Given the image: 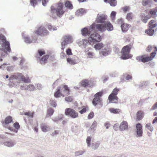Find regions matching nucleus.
Masks as SVG:
<instances>
[{
	"label": "nucleus",
	"instance_id": "obj_1",
	"mask_svg": "<svg viewBox=\"0 0 157 157\" xmlns=\"http://www.w3.org/2000/svg\"><path fill=\"white\" fill-rule=\"evenodd\" d=\"M13 80H16L15 82H13V86L16 87L20 86L21 81L25 83H28L30 82L29 77L27 75L25 76L21 73H16L14 75H12L9 78L10 82H12L11 81ZM9 84H10V83H9Z\"/></svg>",
	"mask_w": 157,
	"mask_h": 157
},
{
	"label": "nucleus",
	"instance_id": "obj_2",
	"mask_svg": "<svg viewBox=\"0 0 157 157\" xmlns=\"http://www.w3.org/2000/svg\"><path fill=\"white\" fill-rule=\"evenodd\" d=\"M66 11V8L63 7V4L61 2H59L56 8L51 6L50 16L53 18L56 17V16L61 17Z\"/></svg>",
	"mask_w": 157,
	"mask_h": 157
},
{
	"label": "nucleus",
	"instance_id": "obj_3",
	"mask_svg": "<svg viewBox=\"0 0 157 157\" xmlns=\"http://www.w3.org/2000/svg\"><path fill=\"white\" fill-rule=\"evenodd\" d=\"M0 44L1 47L0 49L4 52L2 53V56H5L8 54L7 52H10V44L5 39V37L2 34H0Z\"/></svg>",
	"mask_w": 157,
	"mask_h": 157
},
{
	"label": "nucleus",
	"instance_id": "obj_4",
	"mask_svg": "<svg viewBox=\"0 0 157 157\" xmlns=\"http://www.w3.org/2000/svg\"><path fill=\"white\" fill-rule=\"evenodd\" d=\"M73 42V37L70 35H64L62 39L61 48L62 50H63L67 47L68 44L72 43Z\"/></svg>",
	"mask_w": 157,
	"mask_h": 157
},
{
	"label": "nucleus",
	"instance_id": "obj_5",
	"mask_svg": "<svg viewBox=\"0 0 157 157\" xmlns=\"http://www.w3.org/2000/svg\"><path fill=\"white\" fill-rule=\"evenodd\" d=\"M131 48V45H127L123 47L121 51L122 56L120 57L124 59L131 58L132 56L129 53Z\"/></svg>",
	"mask_w": 157,
	"mask_h": 157
},
{
	"label": "nucleus",
	"instance_id": "obj_6",
	"mask_svg": "<svg viewBox=\"0 0 157 157\" xmlns=\"http://www.w3.org/2000/svg\"><path fill=\"white\" fill-rule=\"evenodd\" d=\"M155 51H154L151 53L150 56H148L146 55H144L137 56L136 57V59L142 62H147L152 60L155 56Z\"/></svg>",
	"mask_w": 157,
	"mask_h": 157
},
{
	"label": "nucleus",
	"instance_id": "obj_7",
	"mask_svg": "<svg viewBox=\"0 0 157 157\" xmlns=\"http://www.w3.org/2000/svg\"><path fill=\"white\" fill-rule=\"evenodd\" d=\"M119 89L117 87L114 88L113 90L112 93L109 95L108 99L109 103H115L118 102V98L117 96Z\"/></svg>",
	"mask_w": 157,
	"mask_h": 157
},
{
	"label": "nucleus",
	"instance_id": "obj_8",
	"mask_svg": "<svg viewBox=\"0 0 157 157\" xmlns=\"http://www.w3.org/2000/svg\"><path fill=\"white\" fill-rule=\"evenodd\" d=\"M48 31L44 25L40 26L38 29L34 32V35L36 38L38 35L44 36L48 33Z\"/></svg>",
	"mask_w": 157,
	"mask_h": 157
},
{
	"label": "nucleus",
	"instance_id": "obj_9",
	"mask_svg": "<svg viewBox=\"0 0 157 157\" xmlns=\"http://www.w3.org/2000/svg\"><path fill=\"white\" fill-rule=\"evenodd\" d=\"M92 27L93 29L94 32L95 28L97 31L101 33L105 32L106 30V27L104 24H96L94 23L92 24Z\"/></svg>",
	"mask_w": 157,
	"mask_h": 157
},
{
	"label": "nucleus",
	"instance_id": "obj_10",
	"mask_svg": "<svg viewBox=\"0 0 157 157\" xmlns=\"http://www.w3.org/2000/svg\"><path fill=\"white\" fill-rule=\"evenodd\" d=\"M101 36L100 34L95 32L90 35L88 38V40L90 42L94 43L100 42L101 41Z\"/></svg>",
	"mask_w": 157,
	"mask_h": 157
},
{
	"label": "nucleus",
	"instance_id": "obj_11",
	"mask_svg": "<svg viewBox=\"0 0 157 157\" xmlns=\"http://www.w3.org/2000/svg\"><path fill=\"white\" fill-rule=\"evenodd\" d=\"M64 113L66 115L70 116L73 118H77L78 116V113L74 109L70 108L66 109Z\"/></svg>",
	"mask_w": 157,
	"mask_h": 157
},
{
	"label": "nucleus",
	"instance_id": "obj_12",
	"mask_svg": "<svg viewBox=\"0 0 157 157\" xmlns=\"http://www.w3.org/2000/svg\"><path fill=\"white\" fill-rule=\"evenodd\" d=\"M22 36L23 37L24 41L26 43L30 44L32 43H34L36 41L37 38L35 35L34 36V34L33 36L32 39H31L25 33H22Z\"/></svg>",
	"mask_w": 157,
	"mask_h": 157
},
{
	"label": "nucleus",
	"instance_id": "obj_13",
	"mask_svg": "<svg viewBox=\"0 0 157 157\" xmlns=\"http://www.w3.org/2000/svg\"><path fill=\"white\" fill-rule=\"evenodd\" d=\"M76 43L79 47H83L84 48H86L92 43L91 42H90L88 39V40L86 39H82V40H77Z\"/></svg>",
	"mask_w": 157,
	"mask_h": 157
},
{
	"label": "nucleus",
	"instance_id": "obj_14",
	"mask_svg": "<svg viewBox=\"0 0 157 157\" xmlns=\"http://www.w3.org/2000/svg\"><path fill=\"white\" fill-rule=\"evenodd\" d=\"M107 16L103 14H98L96 18L95 21L98 24H105V20L106 19Z\"/></svg>",
	"mask_w": 157,
	"mask_h": 157
},
{
	"label": "nucleus",
	"instance_id": "obj_15",
	"mask_svg": "<svg viewBox=\"0 0 157 157\" xmlns=\"http://www.w3.org/2000/svg\"><path fill=\"white\" fill-rule=\"evenodd\" d=\"M81 33L82 36H86L89 35L92 33L94 32L93 29L92 25L88 28L85 27L81 30Z\"/></svg>",
	"mask_w": 157,
	"mask_h": 157
},
{
	"label": "nucleus",
	"instance_id": "obj_16",
	"mask_svg": "<svg viewBox=\"0 0 157 157\" xmlns=\"http://www.w3.org/2000/svg\"><path fill=\"white\" fill-rule=\"evenodd\" d=\"M136 130L135 131V136L136 137H140L143 135L142 126L141 124L138 123L136 125Z\"/></svg>",
	"mask_w": 157,
	"mask_h": 157
},
{
	"label": "nucleus",
	"instance_id": "obj_17",
	"mask_svg": "<svg viewBox=\"0 0 157 157\" xmlns=\"http://www.w3.org/2000/svg\"><path fill=\"white\" fill-rule=\"evenodd\" d=\"M62 96L64 97L68 95L69 94V89L66 85H61L60 87Z\"/></svg>",
	"mask_w": 157,
	"mask_h": 157
},
{
	"label": "nucleus",
	"instance_id": "obj_18",
	"mask_svg": "<svg viewBox=\"0 0 157 157\" xmlns=\"http://www.w3.org/2000/svg\"><path fill=\"white\" fill-rule=\"evenodd\" d=\"M102 93L100 92L97 93L94 96V98L93 99L92 103L95 106L98 102L100 101V98L102 96Z\"/></svg>",
	"mask_w": 157,
	"mask_h": 157
},
{
	"label": "nucleus",
	"instance_id": "obj_19",
	"mask_svg": "<svg viewBox=\"0 0 157 157\" xmlns=\"http://www.w3.org/2000/svg\"><path fill=\"white\" fill-rule=\"evenodd\" d=\"M119 129L121 131L127 130L128 129V125L127 122L126 121H122L120 124Z\"/></svg>",
	"mask_w": 157,
	"mask_h": 157
},
{
	"label": "nucleus",
	"instance_id": "obj_20",
	"mask_svg": "<svg viewBox=\"0 0 157 157\" xmlns=\"http://www.w3.org/2000/svg\"><path fill=\"white\" fill-rule=\"evenodd\" d=\"M13 121L12 117L10 116H8L6 117L4 122L3 124L5 127L9 129V127H10L9 125V124Z\"/></svg>",
	"mask_w": 157,
	"mask_h": 157
},
{
	"label": "nucleus",
	"instance_id": "obj_21",
	"mask_svg": "<svg viewBox=\"0 0 157 157\" xmlns=\"http://www.w3.org/2000/svg\"><path fill=\"white\" fill-rule=\"evenodd\" d=\"M77 57L76 56L69 57L67 58V61L70 64L74 65L77 63Z\"/></svg>",
	"mask_w": 157,
	"mask_h": 157
},
{
	"label": "nucleus",
	"instance_id": "obj_22",
	"mask_svg": "<svg viewBox=\"0 0 157 157\" xmlns=\"http://www.w3.org/2000/svg\"><path fill=\"white\" fill-rule=\"evenodd\" d=\"M13 126L15 128L10 127H9V130L13 132L16 133H17L18 130L20 128V126L19 123L18 122H15L13 124Z\"/></svg>",
	"mask_w": 157,
	"mask_h": 157
},
{
	"label": "nucleus",
	"instance_id": "obj_23",
	"mask_svg": "<svg viewBox=\"0 0 157 157\" xmlns=\"http://www.w3.org/2000/svg\"><path fill=\"white\" fill-rule=\"evenodd\" d=\"M110 52L109 48H106L102 49L100 52L99 54L101 56H105L108 55Z\"/></svg>",
	"mask_w": 157,
	"mask_h": 157
},
{
	"label": "nucleus",
	"instance_id": "obj_24",
	"mask_svg": "<svg viewBox=\"0 0 157 157\" xmlns=\"http://www.w3.org/2000/svg\"><path fill=\"white\" fill-rule=\"evenodd\" d=\"M15 141L13 140H9L5 141L3 142V144L9 147H12L15 145Z\"/></svg>",
	"mask_w": 157,
	"mask_h": 157
},
{
	"label": "nucleus",
	"instance_id": "obj_25",
	"mask_svg": "<svg viewBox=\"0 0 157 157\" xmlns=\"http://www.w3.org/2000/svg\"><path fill=\"white\" fill-rule=\"evenodd\" d=\"M91 49V48H90L86 49L85 52H86V56L87 58H94L95 57V54L94 52L90 51Z\"/></svg>",
	"mask_w": 157,
	"mask_h": 157
},
{
	"label": "nucleus",
	"instance_id": "obj_26",
	"mask_svg": "<svg viewBox=\"0 0 157 157\" xmlns=\"http://www.w3.org/2000/svg\"><path fill=\"white\" fill-rule=\"evenodd\" d=\"M130 27V25L126 23L122 24L121 26V31L123 33L126 32Z\"/></svg>",
	"mask_w": 157,
	"mask_h": 157
},
{
	"label": "nucleus",
	"instance_id": "obj_27",
	"mask_svg": "<svg viewBox=\"0 0 157 157\" xmlns=\"http://www.w3.org/2000/svg\"><path fill=\"white\" fill-rule=\"evenodd\" d=\"M104 24L106 27V30L108 31H110L113 30V26L109 21L105 22Z\"/></svg>",
	"mask_w": 157,
	"mask_h": 157
},
{
	"label": "nucleus",
	"instance_id": "obj_28",
	"mask_svg": "<svg viewBox=\"0 0 157 157\" xmlns=\"http://www.w3.org/2000/svg\"><path fill=\"white\" fill-rule=\"evenodd\" d=\"M140 17L141 21L144 23H147L148 20L150 18V16L146 15L144 13H141Z\"/></svg>",
	"mask_w": 157,
	"mask_h": 157
},
{
	"label": "nucleus",
	"instance_id": "obj_29",
	"mask_svg": "<svg viewBox=\"0 0 157 157\" xmlns=\"http://www.w3.org/2000/svg\"><path fill=\"white\" fill-rule=\"evenodd\" d=\"M144 116V112L141 111H138L136 113V118L138 121L142 119Z\"/></svg>",
	"mask_w": 157,
	"mask_h": 157
},
{
	"label": "nucleus",
	"instance_id": "obj_30",
	"mask_svg": "<svg viewBox=\"0 0 157 157\" xmlns=\"http://www.w3.org/2000/svg\"><path fill=\"white\" fill-rule=\"evenodd\" d=\"M41 128L44 132H47L50 131L51 128L49 126L45 124H42L41 125Z\"/></svg>",
	"mask_w": 157,
	"mask_h": 157
},
{
	"label": "nucleus",
	"instance_id": "obj_31",
	"mask_svg": "<svg viewBox=\"0 0 157 157\" xmlns=\"http://www.w3.org/2000/svg\"><path fill=\"white\" fill-rule=\"evenodd\" d=\"M157 26V23L155 20H151L149 23L148 26L150 29H153Z\"/></svg>",
	"mask_w": 157,
	"mask_h": 157
},
{
	"label": "nucleus",
	"instance_id": "obj_32",
	"mask_svg": "<svg viewBox=\"0 0 157 157\" xmlns=\"http://www.w3.org/2000/svg\"><path fill=\"white\" fill-rule=\"evenodd\" d=\"M109 110L111 113L114 114H119L121 113V110L119 109L110 108L109 109Z\"/></svg>",
	"mask_w": 157,
	"mask_h": 157
},
{
	"label": "nucleus",
	"instance_id": "obj_33",
	"mask_svg": "<svg viewBox=\"0 0 157 157\" xmlns=\"http://www.w3.org/2000/svg\"><path fill=\"white\" fill-rule=\"evenodd\" d=\"M48 58V55H45L42 58L38 57V59H39L40 60V62L41 64H44L46 62L47 59Z\"/></svg>",
	"mask_w": 157,
	"mask_h": 157
},
{
	"label": "nucleus",
	"instance_id": "obj_34",
	"mask_svg": "<svg viewBox=\"0 0 157 157\" xmlns=\"http://www.w3.org/2000/svg\"><path fill=\"white\" fill-rule=\"evenodd\" d=\"M92 137L91 136H87L86 140V143L87 144V147H91L92 143H93L92 141Z\"/></svg>",
	"mask_w": 157,
	"mask_h": 157
},
{
	"label": "nucleus",
	"instance_id": "obj_35",
	"mask_svg": "<svg viewBox=\"0 0 157 157\" xmlns=\"http://www.w3.org/2000/svg\"><path fill=\"white\" fill-rule=\"evenodd\" d=\"M104 46V44L102 43H99L95 44L94 46V48L96 50H99L102 48Z\"/></svg>",
	"mask_w": 157,
	"mask_h": 157
},
{
	"label": "nucleus",
	"instance_id": "obj_36",
	"mask_svg": "<svg viewBox=\"0 0 157 157\" xmlns=\"http://www.w3.org/2000/svg\"><path fill=\"white\" fill-rule=\"evenodd\" d=\"M57 91L55 92L54 96L56 98H58L62 96L61 89L59 87H58L56 89Z\"/></svg>",
	"mask_w": 157,
	"mask_h": 157
},
{
	"label": "nucleus",
	"instance_id": "obj_37",
	"mask_svg": "<svg viewBox=\"0 0 157 157\" xmlns=\"http://www.w3.org/2000/svg\"><path fill=\"white\" fill-rule=\"evenodd\" d=\"M54 111V109L52 108H49L47 110L46 117H48L51 116L53 114Z\"/></svg>",
	"mask_w": 157,
	"mask_h": 157
},
{
	"label": "nucleus",
	"instance_id": "obj_38",
	"mask_svg": "<svg viewBox=\"0 0 157 157\" xmlns=\"http://www.w3.org/2000/svg\"><path fill=\"white\" fill-rule=\"evenodd\" d=\"M90 81L89 80L85 79L82 82L81 84L83 86L85 87H87L88 85L91 86V85L90 84Z\"/></svg>",
	"mask_w": 157,
	"mask_h": 157
},
{
	"label": "nucleus",
	"instance_id": "obj_39",
	"mask_svg": "<svg viewBox=\"0 0 157 157\" xmlns=\"http://www.w3.org/2000/svg\"><path fill=\"white\" fill-rule=\"evenodd\" d=\"M105 2L109 3L110 5L112 6H115L117 5L116 0H104Z\"/></svg>",
	"mask_w": 157,
	"mask_h": 157
},
{
	"label": "nucleus",
	"instance_id": "obj_40",
	"mask_svg": "<svg viewBox=\"0 0 157 157\" xmlns=\"http://www.w3.org/2000/svg\"><path fill=\"white\" fill-rule=\"evenodd\" d=\"M100 144V142L99 141H97L95 142L92 143L91 146L90 147L94 150L96 149L98 147Z\"/></svg>",
	"mask_w": 157,
	"mask_h": 157
},
{
	"label": "nucleus",
	"instance_id": "obj_41",
	"mask_svg": "<svg viewBox=\"0 0 157 157\" xmlns=\"http://www.w3.org/2000/svg\"><path fill=\"white\" fill-rule=\"evenodd\" d=\"M157 12V7L151 10L150 13L152 17H155L157 16L156 12Z\"/></svg>",
	"mask_w": 157,
	"mask_h": 157
},
{
	"label": "nucleus",
	"instance_id": "obj_42",
	"mask_svg": "<svg viewBox=\"0 0 157 157\" xmlns=\"http://www.w3.org/2000/svg\"><path fill=\"white\" fill-rule=\"evenodd\" d=\"M84 13V10L83 9L81 8L75 12V15L77 16H81Z\"/></svg>",
	"mask_w": 157,
	"mask_h": 157
},
{
	"label": "nucleus",
	"instance_id": "obj_43",
	"mask_svg": "<svg viewBox=\"0 0 157 157\" xmlns=\"http://www.w3.org/2000/svg\"><path fill=\"white\" fill-rule=\"evenodd\" d=\"M50 104L54 107H56L57 105L56 101L52 98L50 99L49 101Z\"/></svg>",
	"mask_w": 157,
	"mask_h": 157
},
{
	"label": "nucleus",
	"instance_id": "obj_44",
	"mask_svg": "<svg viewBox=\"0 0 157 157\" xmlns=\"http://www.w3.org/2000/svg\"><path fill=\"white\" fill-rule=\"evenodd\" d=\"M47 26L48 27V29L50 31H56L57 29V27L55 26H52L49 24L47 25Z\"/></svg>",
	"mask_w": 157,
	"mask_h": 157
},
{
	"label": "nucleus",
	"instance_id": "obj_45",
	"mask_svg": "<svg viewBox=\"0 0 157 157\" xmlns=\"http://www.w3.org/2000/svg\"><path fill=\"white\" fill-rule=\"evenodd\" d=\"M154 32V30L150 28L148 30L145 31V33H147L149 36H151L153 35Z\"/></svg>",
	"mask_w": 157,
	"mask_h": 157
},
{
	"label": "nucleus",
	"instance_id": "obj_46",
	"mask_svg": "<svg viewBox=\"0 0 157 157\" xmlns=\"http://www.w3.org/2000/svg\"><path fill=\"white\" fill-rule=\"evenodd\" d=\"M133 17L134 15L132 13H128L127 14L126 18L128 20H130L133 18Z\"/></svg>",
	"mask_w": 157,
	"mask_h": 157
},
{
	"label": "nucleus",
	"instance_id": "obj_47",
	"mask_svg": "<svg viewBox=\"0 0 157 157\" xmlns=\"http://www.w3.org/2000/svg\"><path fill=\"white\" fill-rule=\"evenodd\" d=\"M35 87L33 85L29 84L27 86V90L29 91H33Z\"/></svg>",
	"mask_w": 157,
	"mask_h": 157
},
{
	"label": "nucleus",
	"instance_id": "obj_48",
	"mask_svg": "<svg viewBox=\"0 0 157 157\" xmlns=\"http://www.w3.org/2000/svg\"><path fill=\"white\" fill-rule=\"evenodd\" d=\"M65 6L70 9H71L73 8L72 4L69 1L66 2Z\"/></svg>",
	"mask_w": 157,
	"mask_h": 157
},
{
	"label": "nucleus",
	"instance_id": "obj_49",
	"mask_svg": "<svg viewBox=\"0 0 157 157\" xmlns=\"http://www.w3.org/2000/svg\"><path fill=\"white\" fill-rule=\"evenodd\" d=\"M145 127L148 128L151 132H152L153 130V128L150 123L147 124L145 125Z\"/></svg>",
	"mask_w": 157,
	"mask_h": 157
},
{
	"label": "nucleus",
	"instance_id": "obj_50",
	"mask_svg": "<svg viewBox=\"0 0 157 157\" xmlns=\"http://www.w3.org/2000/svg\"><path fill=\"white\" fill-rule=\"evenodd\" d=\"M116 14V12L112 11L110 15V17L112 20H114L115 19V17Z\"/></svg>",
	"mask_w": 157,
	"mask_h": 157
},
{
	"label": "nucleus",
	"instance_id": "obj_51",
	"mask_svg": "<svg viewBox=\"0 0 157 157\" xmlns=\"http://www.w3.org/2000/svg\"><path fill=\"white\" fill-rule=\"evenodd\" d=\"M151 2V0H143L142 1V4L143 6H146Z\"/></svg>",
	"mask_w": 157,
	"mask_h": 157
},
{
	"label": "nucleus",
	"instance_id": "obj_52",
	"mask_svg": "<svg viewBox=\"0 0 157 157\" xmlns=\"http://www.w3.org/2000/svg\"><path fill=\"white\" fill-rule=\"evenodd\" d=\"M97 124V122L95 121H94L93 122L92 125L90 127V129L91 130H94L95 129V128L96 127Z\"/></svg>",
	"mask_w": 157,
	"mask_h": 157
},
{
	"label": "nucleus",
	"instance_id": "obj_53",
	"mask_svg": "<svg viewBox=\"0 0 157 157\" xmlns=\"http://www.w3.org/2000/svg\"><path fill=\"white\" fill-rule=\"evenodd\" d=\"M37 2L36 0H31L30 1V4L31 5L33 6H35L37 5Z\"/></svg>",
	"mask_w": 157,
	"mask_h": 157
},
{
	"label": "nucleus",
	"instance_id": "obj_54",
	"mask_svg": "<svg viewBox=\"0 0 157 157\" xmlns=\"http://www.w3.org/2000/svg\"><path fill=\"white\" fill-rule=\"evenodd\" d=\"M155 48V47L154 46H152L151 45H149L147 47L146 51L148 52H150L153 49H154V50Z\"/></svg>",
	"mask_w": 157,
	"mask_h": 157
},
{
	"label": "nucleus",
	"instance_id": "obj_55",
	"mask_svg": "<svg viewBox=\"0 0 157 157\" xmlns=\"http://www.w3.org/2000/svg\"><path fill=\"white\" fill-rule=\"evenodd\" d=\"M65 100L67 102H71L72 100V98L71 97L68 96L65 97Z\"/></svg>",
	"mask_w": 157,
	"mask_h": 157
},
{
	"label": "nucleus",
	"instance_id": "obj_56",
	"mask_svg": "<svg viewBox=\"0 0 157 157\" xmlns=\"http://www.w3.org/2000/svg\"><path fill=\"white\" fill-rule=\"evenodd\" d=\"M94 116V113L93 112H91L88 114L87 117V118L88 119H90L93 117Z\"/></svg>",
	"mask_w": 157,
	"mask_h": 157
},
{
	"label": "nucleus",
	"instance_id": "obj_57",
	"mask_svg": "<svg viewBox=\"0 0 157 157\" xmlns=\"http://www.w3.org/2000/svg\"><path fill=\"white\" fill-rule=\"evenodd\" d=\"M25 115H27L31 118L33 117V113L30 112H26L25 113Z\"/></svg>",
	"mask_w": 157,
	"mask_h": 157
},
{
	"label": "nucleus",
	"instance_id": "obj_58",
	"mask_svg": "<svg viewBox=\"0 0 157 157\" xmlns=\"http://www.w3.org/2000/svg\"><path fill=\"white\" fill-rule=\"evenodd\" d=\"M60 57L62 59H63L65 58H67V56L63 52L60 53Z\"/></svg>",
	"mask_w": 157,
	"mask_h": 157
},
{
	"label": "nucleus",
	"instance_id": "obj_59",
	"mask_svg": "<svg viewBox=\"0 0 157 157\" xmlns=\"http://www.w3.org/2000/svg\"><path fill=\"white\" fill-rule=\"evenodd\" d=\"M7 65L6 63H4L3 64L0 66V69L2 70H4L6 69V66Z\"/></svg>",
	"mask_w": 157,
	"mask_h": 157
},
{
	"label": "nucleus",
	"instance_id": "obj_60",
	"mask_svg": "<svg viewBox=\"0 0 157 157\" xmlns=\"http://www.w3.org/2000/svg\"><path fill=\"white\" fill-rule=\"evenodd\" d=\"M83 153L84 151H78L75 152V156H78L82 154Z\"/></svg>",
	"mask_w": 157,
	"mask_h": 157
},
{
	"label": "nucleus",
	"instance_id": "obj_61",
	"mask_svg": "<svg viewBox=\"0 0 157 157\" xmlns=\"http://www.w3.org/2000/svg\"><path fill=\"white\" fill-rule=\"evenodd\" d=\"M36 87L38 90H40L42 88L43 86L41 84L38 83L36 85Z\"/></svg>",
	"mask_w": 157,
	"mask_h": 157
},
{
	"label": "nucleus",
	"instance_id": "obj_62",
	"mask_svg": "<svg viewBox=\"0 0 157 157\" xmlns=\"http://www.w3.org/2000/svg\"><path fill=\"white\" fill-rule=\"evenodd\" d=\"M20 89L22 90H27V86L23 84L20 86Z\"/></svg>",
	"mask_w": 157,
	"mask_h": 157
},
{
	"label": "nucleus",
	"instance_id": "obj_63",
	"mask_svg": "<svg viewBox=\"0 0 157 157\" xmlns=\"http://www.w3.org/2000/svg\"><path fill=\"white\" fill-rule=\"evenodd\" d=\"M130 10V8L128 6H125L123 8V11L124 12L128 11Z\"/></svg>",
	"mask_w": 157,
	"mask_h": 157
},
{
	"label": "nucleus",
	"instance_id": "obj_64",
	"mask_svg": "<svg viewBox=\"0 0 157 157\" xmlns=\"http://www.w3.org/2000/svg\"><path fill=\"white\" fill-rule=\"evenodd\" d=\"M38 53L39 54V55L40 56H41L45 54V52L44 51L39 50L38 51Z\"/></svg>",
	"mask_w": 157,
	"mask_h": 157
}]
</instances>
